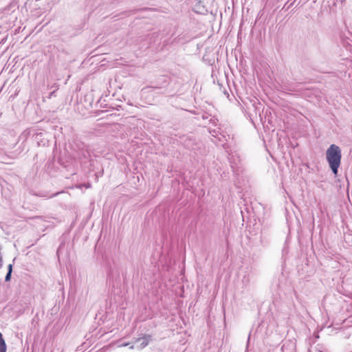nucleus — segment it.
Masks as SVG:
<instances>
[{"mask_svg": "<svg viewBox=\"0 0 352 352\" xmlns=\"http://www.w3.org/2000/svg\"><path fill=\"white\" fill-rule=\"evenodd\" d=\"M129 344V343H124V344H122V345H120V346H128Z\"/></svg>", "mask_w": 352, "mask_h": 352, "instance_id": "nucleus-5", "label": "nucleus"}, {"mask_svg": "<svg viewBox=\"0 0 352 352\" xmlns=\"http://www.w3.org/2000/svg\"><path fill=\"white\" fill-rule=\"evenodd\" d=\"M143 339H144V340H143V342L141 343V348H142H142H144V347H145L146 346H147V345H148V339H147V338H146V337H144Z\"/></svg>", "mask_w": 352, "mask_h": 352, "instance_id": "nucleus-4", "label": "nucleus"}, {"mask_svg": "<svg viewBox=\"0 0 352 352\" xmlns=\"http://www.w3.org/2000/svg\"><path fill=\"white\" fill-rule=\"evenodd\" d=\"M0 352H6V344L3 338L2 334L0 333Z\"/></svg>", "mask_w": 352, "mask_h": 352, "instance_id": "nucleus-2", "label": "nucleus"}, {"mask_svg": "<svg viewBox=\"0 0 352 352\" xmlns=\"http://www.w3.org/2000/svg\"><path fill=\"white\" fill-rule=\"evenodd\" d=\"M8 269H9L8 272L6 274V278H5L6 281H8L10 279L11 273H12V265H9Z\"/></svg>", "mask_w": 352, "mask_h": 352, "instance_id": "nucleus-3", "label": "nucleus"}, {"mask_svg": "<svg viewBox=\"0 0 352 352\" xmlns=\"http://www.w3.org/2000/svg\"><path fill=\"white\" fill-rule=\"evenodd\" d=\"M341 149L336 144H331L326 152V158L335 175L338 174V169L341 164Z\"/></svg>", "mask_w": 352, "mask_h": 352, "instance_id": "nucleus-1", "label": "nucleus"}, {"mask_svg": "<svg viewBox=\"0 0 352 352\" xmlns=\"http://www.w3.org/2000/svg\"><path fill=\"white\" fill-rule=\"evenodd\" d=\"M130 349H134V346L132 345V346H130Z\"/></svg>", "mask_w": 352, "mask_h": 352, "instance_id": "nucleus-6", "label": "nucleus"}]
</instances>
